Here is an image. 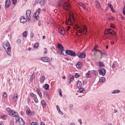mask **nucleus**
Here are the masks:
<instances>
[{
    "label": "nucleus",
    "mask_w": 125,
    "mask_h": 125,
    "mask_svg": "<svg viewBox=\"0 0 125 125\" xmlns=\"http://www.w3.org/2000/svg\"><path fill=\"white\" fill-rule=\"evenodd\" d=\"M123 13L124 15H125V10H123Z\"/></svg>",
    "instance_id": "obj_64"
},
{
    "label": "nucleus",
    "mask_w": 125,
    "mask_h": 125,
    "mask_svg": "<svg viewBox=\"0 0 125 125\" xmlns=\"http://www.w3.org/2000/svg\"><path fill=\"white\" fill-rule=\"evenodd\" d=\"M42 25V22H41V21H39L38 22V26H39V27H41V26Z\"/></svg>",
    "instance_id": "obj_56"
},
{
    "label": "nucleus",
    "mask_w": 125,
    "mask_h": 125,
    "mask_svg": "<svg viewBox=\"0 0 125 125\" xmlns=\"http://www.w3.org/2000/svg\"><path fill=\"white\" fill-rule=\"evenodd\" d=\"M77 86L78 88H81V87H83V83H82V82L80 81H78L77 83Z\"/></svg>",
    "instance_id": "obj_15"
},
{
    "label": "nucleus",
    "mask_w": 125,
    "mask_h": 125,
    "mask_svg": "<svg viewBox=\"0 0 125 125\" xmlns=\"http://www.w3.org/2000/svg\"><path fill=\"white\" fill-rule=\"evenodd\" d=\"M77 56H78V58H80L81 59H83V58H85V57L86 56V54L85 53H80L78 52L77 54Z\"/></svg>",
    "instance_id": "obj_7"
},
{
    "label": "nucleus",
    "mask_w": 125,
    "mask_h": 125,
    "mask_svg": "<svg viewBox=\"0 0 125 125\" xmlns=\"http://www.w3.org/2000/svg\"><path fill=\"white\" fill-rule=\"evenodd\" d=\"M31 38H33L34 37V33H31L30 35Z\"/></svg>",
    "instance_id": "obj_61"
},
{
    "label": "nucleus",
    "mask_w": 125,
    "mask_h": 125,
    "mask_svg": "<svg viewBox=\"0 0 125 125\" xmlns=\"http://www.w3.org/2000/svg\"><path fill=\"white\" fill-rule=\"evenodd\" d=\"M56 108H57V111H59V110H60V107H59V106L58 105H56Z\"/></svg>",
    "instance_id": "obj_54"
},
{
    "label": "nucleus",
    "mask_w": 125,
    "mask_h": 125,
    "mask_svg": "<svg viewBox=\"0 0 125 125\" xmlns=\"http://www.w3.org/2000/svg\"><path fill=\"white\" fill-rule=\"evenodd\" d=\"M17 43H19L21 42V39H18L17 41Z\"/></svg>",
    "instance_id": "obj_57"
},
{
    "label": "nucleus",
    "mask_w": 125,
    "mask_h": 125,
    "mask_svg": "<svg viewBox=\"0 0 125 125\" xmlns=\"http://www.w3.org/2000/svg\"><path fill=\"white\" fill-rule=\"evenodd\" d=\"M58 111L59 112V113H60V115H63V112L62 111H61V110L60 109L58 110Z\"/></svg>",
    "instance_id": "obj_53"
},
{
    "label": "nucleus",
    "mask_w": 125,
    "mask_h": 125,
    "mask_svg": "<svg viewBox=\"0 0 125 125\" xmlns=\"http://www.w3.org/2000/svg\"><path fill=\"white\" fill-rule=\"evenodd\" d=\"M44 89L46 90H48V89H49V84H45V85H44Z\"/></svg>",
    "instance_id": "obj_30"
},
{
    "label": "nucleus",
    "mask_w": 125,
    "mask_h": 125,
    "mask_svg": "<svg viewBox=\"0 0 125 125\" xmlns=\"http://www.w3.org/2000/svg\"><path fill=\"white\" fill-rule=\"evenodd\" d=\"M1 120H5L7 119V115L4 114L0 116Z\"/></svg>",
    "instance_id": "obj_26"
},
{
    "label": "nucleus",
    "mask_w": 125,
    "mask_h": 125,
    "mask_svg": "<svg viewBox=\"0 0 125 125\" xmlns=\"http://www.w3.org/2000/svg\"><path fill=\"white\" fill-rule=\"evenodd\" d=\"M57 47L58 48H61V55H65V54H64V51H65V50H64V46L62 45V44L59 43H58Z\"/></svg>",
    "instance_id": "obj_6"
},
{
    "label": "nucleus",
    "mask_w": 125,
    "mask_h": 125,
    "mask_svg": "<svg viewBox=\"0 0 125 125\" xmlns=\"http://www.w3.org/2000/svg\"><path fill=\"white\" fill-rule=\"evenodd\" d=\"M34 78V75L32 74L31 76H30V81H33V79Z\"/></svg>",
    "instance_id": "obj_52"
},
{
    "label": "nucleus",
    "mask_w": 125,
    "mask_h": 125,
    "mask_svg": "<svg viewBox=\"0 0 125 125\" xmlns=\"http://www.w3.org/2000/svg\"><path fill=\"white\" fill-rule=\"evenodd\" d=\"M33 17L35 18V19H36V20H39V18H40V16H39V15H33Z\"/></svg>",
    "instance_id": "obj_34"
},
{
    "label": "nucleus",
    "mask_w": 125,
    "mask_h": 125,
    "mask_svg": "<svg viewBox=\"0 0 125 125\" xmlns=\"http://www.w3.org/2000/svg\"><path fill=\"white\" fill-rule=\"evenodd\" d=\"M45 124H44V122H41V124H40V125H44Z\"/></svg>",
    "instance_id": "obj_63"
},
{
    "label": "nucleus",
    "mask_w": 125,
    "mask_h": 125,
    "mask_svg": "<svg viewBox=\"0 0 125 125\" xmlns=\"http://www.w3.org/2000/svg\"><path fill=\"white\" fill-rule=\"evenodd\" d=\"M40 45V44L39 43H36L34 44V48H39V46Z\"/></svg>",
    "instance_id": "obj_36"
},
{
    "label": "nucleus",
    "mask_w": 125,
    "mask_h": 125,
    "mask_svg": "<svg viewBox=\"0 0 125 125\" xmlns=\"http://www.w3.org/2000/svg\"><path fill=\"white\" fill-rule=\"evenodd\" d=\"M79 77H80V74L78 73H75V78H76V79H78Z\"/></svg>",
    "instance_id": "obj_43"
},
{
    "label": "nucleus",
    "mask_w": 125,
    "mask_h": 125,
    "mask_svg": "<svg viewBox=\"0 0 125 125\" xmlns=\"http://www.w3.org/2000/svg\"><path fill=\"white\" fill-rule=\"evenodd\" d=\"M62 7L64 9H65V10H68L70 9V8H71V5H70L67 2H64L62 5Z\"/></svg>",
    "instance_id": "obj_8"
},
{
    "label": "nucleus",
    "mask_w": 125,
    "mask_h": 125,
    "mask_svg": "<svg viewBox=\"0 0 125 125\" xmlns=\"http://www.w3.org/2000/svg\"><path fill=\"white\" fill-rule=\"evenodd\" d=\"M21 116H23V115H24V111H21Z\"/></svg>",
    "instance_id": "obj_60"
},
{
    "label": "nucleus",
    "mask_w": 125,
    "mask_h": 125,
    "mask_svg": "<svg viewBox=\"0 0 125 125\" xmlns=\"http://www.w3.org/2000/svg\"><path fill=\"white\" fill-rule=\"evenodd\" d=\"M35 103H39V100H38V98H37V96L35 98Z\"/></svg>",
    "instance_id": "obj_45"
},
{
    "label": "nucleus",
    "mask_w": 125,
    "mask_h": 125,
    "mask_svg": "<svg viewBox=\"0 0 125 125\" xmlns=\"http://www.w3.org/2000/svg\"><path fill=\"white\" fill-rule=\"evenodd\" d=\"M27 35H28V32L27 31H25L22 33V36L24 37V38H27Z\"/></svg>",
    "instance_id": "obj_31"
},
{
    "label": "nucleus",
    "mask_w": 125,
    "mask_h": 125,
    "mask_svg": "<svg viewBox=\"0 0 125 125\" xmlns=\"http://www.w3.org/2000/svg\"><path fill=\"white\" fill-rule=\"evenodd\" d=\"M8 83H9V85H11V84H12V83H11V82H10V79H9L8 80Z\"/></svg>",
    "instance_id": "obj_58"
},
{
    "label": "nucleus",
    "mask_w": 125,
    "mask_h": 125,
    "mask_svg": "<svg viewBox=\"0 0 125 125\" xmlns=\"http://www.w3.org/2000/svg\"><path fill=\"white\" fill-rule=\"evenodd\" d=\"M99 66L101 68V67H104L105 64H104V63L102 62H99Z\"/></svg>",
    "instance_id": "obj_28"
},
{
    "label": "nucleus",
    "mask_w": 125,
    "mask_h": 125,
    "mask_svg": "<svg viewBox=\"0 0 125 125\" xmlns=\"http://www.w3.org/2000/svg\"><path fill=\"white\" fill-rule=\"evenodd\" d=\"M108 6L109 7V8H110L112 12H116V11L115 9H114V7H113V5H112V4L108 3Z\"/></svg>",
    "instance_id": "obj_17"
},
{
    "label": "nucleus",
    "mask_w": 125,
    "mask_h": 125,
    "mask_svg": "<svg viewBox=\"0 0 125 125\" xmlns=\"http://www.w3.org/2000/svg\"><path fill=\"white\" fill-rule=\"evenodd\" d=\"M98 71L100 75H102V76H104L106 75V69L103 67L98 68Z\"/></svg>",
    "instance_id": "obj_4"
},
{
    "label": "nucleus",
    "mask_w": 125,
    "mask_h": 125,
    "mask_svg": "<svg viewBox=\"0 0 125 125\" xmlns=\"http://www.w3.org/2000/svg\"><path fill=\"white\" fill-rule=\"evenodd\" d=\"M121 92V90L117 89L113 90L111 92V94H117L118 93H120Z\"/></svg>",
    "instance_id": "obj_20"
},
{
    "label": "nucleus",
    "mask_w": 125,
    "mask_h": 125,
    "mask_svg": "<svg viewBox=\"0 0 125 125\" xmlns=\"http://www.w3.org/2000/svg\"><path fill=\"white\" fill-rule=\"evenodd\" d=\"M41 13V8H39L36 13L34 14V15H39V14Z\"/></svg>",
    "instance_id": "obj_27"
},
{
    "label": "nucleus",
    "mask_w": 125,
    "mask_h": 125,
    "mask_svg": "<svg viewBox=\"0 0 125 125\" xmlns=\"http://www.w3.org/2000/svg\"><path fill=\"white\" fill-rule=\"evenodd\" d=\"M97 48H98V46L97 45H96L94 48L92 50V51H95V50H96V49H97Z\"/></svg>",
    "instance_id": "obj_39"
},
{
    "label": "nucleus",
    "mask_w": 125,
    "mask_h": 125,
    "mask_svg": "<svg viewBox=\"0 0 125 125\" xmlns=\"http://www.w3.org/2000/svg\"><path fill=\"white\" fill-rule=\"evenodd\" d=\"M78 122H79V123H80V124L81 125H83V122H82V119H79L78 120Z\"/></svg>",
    "instance_id": "obj_48"
},
{
    "label": "nucleus",
    "mask_w": 125,
    "mask_h": 125,
    "mask_svg": "<svg viewBox=\"0 0 125 125\" xmlns=\"http://www.w3.org/2000/svg\"><path fill=\"white\" fill-rule=\"evenodd\" d=\"M37 93L38 94L39 96H40V98H42V94L41 89L39 88L37 89Z\"/></svg>",
    "instance_id": "obj_16"
},
{
    "label": "nucleus",
    "mask_w": 125,
    "mask_h": 125,
    "mask_svg": "<svg viewBox=\"0 0 125 125\" xmlns=\"http://www.w3.org/2000/svg\"><path fill=\"white\" fill-rule=\"evenodd\" d=\"M62 3H63V0H59L58 2V6L59 7H61V6H62Z\"/></svg>",
    "instance_id": "obj_25"
},
{
    "label": "nucleus",
    "mask_w": 125,
    "mask_h": 125,
    "mask_svg": "<svg viewBox=\"0 0 125 125\" xmlns=\"http://www.w3.org/2000/svg\"><path fill=\"white\" fill-rule=\"evenodd\" d=\"M99 52H100V53H101V56H103V55H106V53L102 52V51H101V50H99Z\"/></svg>",
    "instance_id": "obj_37"
},
{
    "label": "nucleus",
    "mask_w": 125,
    "mask_h": 125,
    "mask_svg": "<svg viewBox=\"0 0 125 125\" xmlns=\"http://www.w3.org/2000/svg\"><path fill=\"white\" fill-rule=\"evenodd\" d=\"M106 81V78L104 77H101L99 79L100 83H104Z\"/></svg>",
    "instance_id": "obj_23"
},
{
    "label": "nucleus",
    "mask_w": 125,
    "mask_h": 125,
    "mask_svg": "<svg viewBox=\"0 0 125 125\" xmlns=\"http://www.w3.org/2000/svg\"><path fill=\"white\" fill-rule=\"evenodd\" d=\"M41 104L43 108H45L46 107V103H45V101H44V100L42 101Z\"/></svg>",
    "instance_id": "obj_19"
},
{
    "label": "nucleus",
    "mask_w": 125,
    "mask_h": 125,
    "mask_svg": "<svg viewBox=\"0 0 125 125\" xmlns=\"http://www.w3.org/2000/svg\"><path fill=\"white\" fill-rule=\"evenodd\" d=\"M80 6H82V7H83V8H84V9H85V8H86V7H85V5H84V4L82 2H81L80 3Z\"/></svg>",
    "instance_id": "obj_35"
},
{
    "label": "nucleus",
    "mask_w": 125,
    "mask_h": 125,
    "mask_svg": "<svg viewBox=\"0 0 125 125\" xmlns=\"http://www.w3.org/2000/svg\"><path fill=\"white\" fill-rule=\"evenodd\" d=\"M44 51L43 52L44 54H46V53H47V48H44Z\"/></svg>",
    "instance_id": "obj_49"
},
{
    "label": "nucleus",
    "mask_w": 125,
    "mask_h": 125,
    "mask_svg": "<svg viewBox=\"0 0 125 125\" xmlns=\"http://www.w3.org/2000/svg\"><path fill=\"white\" fill-rule=\"evenodd\" d=\"M21 120L22 122V124H21V121H20V125H25V122H24V120H23V118H21Z\"/></svg>",
    "instance_id": "obj_32"
},
{
    "label": "nucleus",
    "mask_w": 125,
    "mask_h": 125,
    "mask_svg": "<svg viewBox=\"0 0 125 125\" xmlns=\"http://www.w3.org/2000/svg\"><path fill=\"white\" fill-rule=\"evenodd\" d=\"M3 46L6 50L7 54L9 56H11V47H10V43L8 41L4 42Z\"/></svg>",
    "instance_id": "obj_2"
},
{
    "label": "nucleus",
    "mask_w": 125,
    "mask_h": 125,
    "mask_svg": "<svg viewBox=\"0 0 125 125\" xmlns=\"http://www.w3.org/2000/svg\"><path fill=\"white\" fill-rule=\"evenodd\" d=\"M38 3H39L40 5L42 6L44 4V0H38L37 1Z\"/></svg>",
    "instance_id": "obj_18"
},
{
    "label": "nucleus",
    "mask_w": 125,
    "mask_h": 125,
    "mask_svg": "<svg viewBox=\"0 0 125 125\" xmlns=\"http://www.w3.org/2000/svg\"><path fill=\"white\" fill-rule=\"evenodd\" d=\"M79 89L78 90V92H79V93H83V91H84V89H83V88H78Z\"/></svg>",
    "instance_id": "obj_29"
},
{
    "label": "nucleus",
    "mask_w": 125,
    "mask_h": 125,
    "mask_svg": "<svg viewBox=\"0 0 125 125\" xmlns=\"http://www.w3.org/2000/svg\"><path fill=\"white\" fill-rule=\"evenodd\" d=\"M40 60L41 61H43V62H49V61H50L49 58H48V57H47L41 58L40 59Z\"/></svg>",
    "instance_id": "obj_10"
},
{
    "label": "nucleus",
    "mask_w": 125,
    "mask_h": 125,
    "mask_svg": "<svg viewBox=\"0 0 125 125\" xmlns=\"http://www.w3.org/2000/svg\"><path fill=\"white\" fill-rule=\"evenodd\" d=\"M37 124H38V122H32L31 123V125H37Z\"/></svg>",
    "instance_id": "obj_51"
},
{
    "label": "nucleus",
    "mask_w": 125,
    "mask_h": 125,
    "mask_svg": "<svg viewBox=\"0 0 125 125\" xmlns=\"http://www.w3.org/2000/svg\"><path fill=\"white\" fill-rule=\"evenodd\" d=\"M65 53L69 56H72V57H76L77 56V54L76 52L72 50L66 49L65 50Z\"/></svg>",
    "instance_id": "obj_3"
},
{
    "label": "nucleus",
    "mask_w": 125,
    "mask_h": 125,
    "mask_svg": "<svg viewBox=\"0 0 125 125\" xmlns=\"http://www.w3.org/2000/svg\"><path fill=\"white\" fill-rule=\"evenodd\" d=\"M108 34H109V35H113V36H115L116 35V32L114 31L112 29H106L105 31V34L108 35Z\"/></svg>",
    "instance_id": "obj_5"
},
{
    "label": "nucleus",
    "mask_w": 125,
    "mask_h": 125,
    "mask_svg": "<svg viewBox=\"0 0 125 125\" xmlns=\"http://www.w3.org/2000/svg\"><path fill=\"white\" fill-rule=\"evenodd\" d=\"M18 98V94H15L13 97V100L15 101V102H17V100Z\"/></svg>",
    "instance_id": "obj_21"
},
{
    "label": "nucleus",
    "mask_w": 125,
    "mask_h": 125,
    "mask_svg": "<svg viewBox=\"0 0 125 125\" xmlns=\"http://www.w3.org/2000/svg\"><path fill=\"white\" fill-rule=\"evenodd\" d=\"M60 49V51H58L57 52V54H59V55H61V48H59Z\"/></svg>",
    "instance_id": "obj_47"
},
{
    "label": "nucleus",
    "mask_w": 125,
    "mask_h": 125,
    "mask_svg": "<svg viewBox=\"0 0 125 125\" xmlns=\"http://www.w3.org/2000/svg\"><path fill=\"white\" fill-rule=\"evenodd\" d=\"M20 21L21 23H26V22H27V19H26V18L23 16H21L20 18Z\"/></svg>",
    "instance_id": "obj_13"
},
{
    "label": "nucleus",
    "mask_w": 125,
    "mask_h": 125,
    "mask_svg": "<svg viewBox=\"0 0 125 125\" xmlns=\"http://www.w3.org/2000/svg\"><path fill=\"white\" fill-rule=\"evenodd\" d=\"M12 1L13 2V4H15L17 1V0H12Z\"/></svg>",
    "instance_id": "obj_50"
},
{
    "label": "nucleus",
    "mask_w": 125,
    "mask_h": 125,
    "mask_svg": "<svg viewBox=\"0 0 125 125\" xmlns=\"http://www.w3.org/2000/svg\"><path fill=\"white\" fill-rule=\"evenodd\" d=\"M59 93L60 96H61V97H62V90L61 89L59 90Z\"/></svg>",
    "instance_id": "obj_42"
},
{
    "label": "nucleus",
    "mask_w": 125,
    "mask_h": 125,
    "mask_svg": "<svg viewBox=\"0 0 125 125\" xmlns=\"http://www.w3.org/2000/svg\"><path fill=\"white\" fill-rule=\"evenodd\" d=\"M45 80V77L44 76H42L40 77V83H42L43 81Z\"/></svg>",
    "instance_id": "obj_24"
},
{
    "label": "nucleus",
    "mask_w": 125,
    "mask_h": 125,
    "mask_svg": "<svg viewBox=\"0 0 125 125\" xmlns=\"http://www.w3.org/2000/svg\"><path fill=\"white\" fill-rule=\"evenodd\" d=\"M94 71V73L95 74V75H97V74H98V72H97V71L96 70H93Z\"/></svg>",
    "instance_id": "obj_62"
},
{
    "label": "nucleus",
    "mask_w": 125,
    "mask_h": 125,
    "mask_svg": "<svg viewBox=\"0 0 125 125\" xmlns=\"http://www.w3.org/2000/svg\"><path fill=\"white\" fill-rule=\"evenodd\" d=\"M6 110L9 113V115L12 117H16V122H19L20 120V118L18 116V113L17 112L14 111L13 110H11L10 107L6 108Z\"/></svg>",
    "instance_id": "obj_1"
},
{
    "label": "nucleus",
    "mask_w": 125,
    "mask_h": 125,
    "mask_svg": "<svg viewBox=\"0 0 125 125\" xmlns=\"http://www.w3.org/2000/svg\"><path fill=\"white\" fill-rule=\"evenodd\" d=\"M70 78L69 79V82L68 83L69 84H70V83H71L72 82H73V81L75 80V78L74 77V76L70 75Z\"/></svg>",
    "instance_id": "obj_22"
},
{
    "label": "nucleus",
    "mask_w": 125,
    "mask_h": 125,
    "mask_svg": "<svg viewBox=\"0 0 125 125\" xmlns=\"http://www.w3.org/2000/svg\"><path fill=\"white\" fill-rule=\"evenodd\" d=\"M82 66H83V62H78L76 63V67L78 69H81V68H82Z\"/></svg>",
    "instance_id": "obj_12"
},
{
    "label": "nucleus",
    "mask_w": 125,
    "mask_h": 125,
    "mask_svg": "<svg viewBox=\"0 0 125 125\" xmlns=\"http://www.w3.org/2000/svg\"><path fill=\"white\" fill-rule=\"evenodd\" d=\"M110 27L111 28H112V29H115V28H116V27L115 26V24L113 23H111Z\"/></svg>",
    "instance_id": "obj_44"
},
{
    "label": "nucleus",
    "mask_w": 125,
    "mask_h": 125,
    "mask_svg": "<svg viewBox=\"0 0 125 125\" xmlns=\"http://www.w3.org/2000/svg\"><path fill=\"white\" fill-rule=\"evenodd\" d=\"M59 32L61 35H62V36H64L65 35V30L63 28H59Z\"/></svg>",
    "instance_id": "obj_14"
},
{
    "label": "nucleus",
    "mask_w": 125,
    "mask_h": 125,
    "mask_svg": "<svg viewBox=\"0 0 125 125\" xmlns=\"http://www.w3.org/2000/svg\"><path fill=\"white\" fill-rule=\"evenodd\" d=\"M26 17L28 21L31 20V10H28L26 12Z\"/></svg>",
    "instance_id": "obj_9"
},
{
    "label": "nucleus",
    "mask_w": 125,
    "mask_h": 125,
    "mask_svg": "<svg viewBox=\"0 0 125 125\" xmlns=\"http://www.w3.org/2000/svg\"><path fill=\"white\" fill-rule=\"evenodd\" d=\"M31 114V109H29V110H26V115H27V116H30Z\"/></svg>",
    "instance_id": "obj_33"
},
{
    "label": "nucleus",
    "mask_w": 125,
    "mask_h": 125,
    "mask_svg": "<svg viewBox=\"0 0 125 125\" xmlns=\"http://www.w3.org/2000/svg\"><path fill=\"white\" fill-rule=\"evenodd\" d=\"M44 94L45 95V96H46V97L48 98L49 97V96H48V94L45 92V93H44Z\"/></svg>",
    "instance_id": "obj_55"
},
{
    "label": "nucleus",
    "mask_w": 125,
    "mask_h": 125,
    "mask_svg": "<svg viewBox=\"0 0 125 125\" xmlns=\"http://www.w3.org/2000/svg\"><path fill=\"white\" fill-rule=\"evenodd\" d=\"M30 116H35V111L31 110Z\"/></svg>",
    "instance_id": "obj_46"
},
{
    "label": "nucleus",
    "mask_w": 125,
    "mask_h": 125,
    "mask_svg": "<svg viewBox=\"0 0 125 125\" xmlns=\"http://www.w3.org/2000/svg\"><path fill=\"white\" fill-rule=\"evenodd\" d=\"M10 0H6L4 6L5 8L9 7V6H10Z\"/></svg>",
    "instance_id": "obj_11"
},
{
    "label": "nucleus",
    "mask_w": 125,
    "mask_h": 125,
    "mask_svg": "<svg viewBox=\"0 0 125 125\" xmlns=\"http://www.w3.org/2000/svg\"><path fill=\"white\" fill-rule=\"evenodd\" d=\"M85 75H86V77H87V78H90V74H89V72H87L86 73V74H85Z\"/></svg>",
    "instance_id": "obj_40"
},
{
    "label": "nucleus",
    "mask_w": 125,
    "mask_h": 125,
    "mask_svg": "<svg viewBox=\"0 0 125 125\" xmlns=\"http://www.w3.org/2000/svg\"><path fill=\"white\" fill-rule=\"evenodd\" d=\"M29 95H30V96H32V97H34V98L37 97V95L33 93H30Z\"/></svg>",
    "instance_id": "obj_38"
},
{
    "label": "nucleus",
    "mask_w": 125,
    "mask_h": 125,
    "mask_svg": "<svg viewBox=\"0 0 125 125\" xmlns=\"http://www.w3.org/2000/svg\"><path fill=\"white\" fill-rule=\"evenodd\" d=\"M3 96L4 98H7V94H6V92L3 93Z\"/></svg>",
    "instance_id": "obj_41"
},
{
    "label": "nucleus",
    "mask_w": 125,
    "mask_h": 125,
    "mask_svg": "<svg viewBox=\"0 0 125 125\" xmlns=\"http://www.w3.org/2000/svg\"><path fill=\"white\" fill-rule=\"evenodd\" d=\"M112 68H116V64L115 63L112 64Z\"/></svg>",
    "instance_id": "obj_59"
}]
</instances>
